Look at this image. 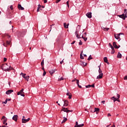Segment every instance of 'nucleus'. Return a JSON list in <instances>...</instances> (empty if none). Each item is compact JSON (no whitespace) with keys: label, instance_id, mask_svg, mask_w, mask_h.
<instances>
[{"label":"nucleus","instance_id":"nucleus-1","mask_svg":"<svg viewBox=\"0 0 127 127\" xmlns=\"http://www.w3.org/2000/svg\"><path fill=\"white\" fill-rule=\"evenodd\" d=\"M24 91V89H22L20 91L18 92L17 94L18 95H20L22 97H25V95H24V92H23Z\"/></svg>","mask_w":127,"mask_h":127},{"label":"nucleus","instance_id":"nucleus-2","mask_svg":"<svg viewBox=\"0 0 127 127\" xmlns=\"http://www.w3.org/2000/svg\"><path fill=\"white\" fill-rule=\"evenodd\" d=\"M119 17L120 18H122L125 20L126 19V18L127 17V11L125 13V14H122V15H119Z\"/></svg>","mask_w":127,"mask_h":127},{"label":"nucleus","instance_id":"nucleus-3","mask_svg":"<svg viewBox=\"0 0 127 127\" xmlns=\"http://www.w3.org/2000/svg\"><path fill=\"white\" fill-rule=\"evenodd\" d=\"M30 120V118H28L27 119H22V123L23 124H25L27 123V122H29Z\"/></svg>","mask_w":127,"mask_h":127},{"label":"nucleus","instance_id":"nucleus-4","mask_svg":"<svg viewBox=\"0 0 127 127\" xmlns=\"http://www.w3.org/2000/svg\"><path fill=\"white\" fill-rule=\"evenodd\" d=\"M62 111L65 113H69L70 112V110H68V108H65L64 107H63Z\"/></svg>","mask_w":127,"mask_h":127},{"label":"nucleus","instance_id":"nucleus-5","mask_svg":"<svg viewBox=\"0 0 127 127\" xmlns=\"http://www.w3.org/2000/svg\"><path fill=\"white\" fill-rule=\"evenodd\" d=\"M86 16L88 18H92V12H88L86 14Z\"/></svg>","mask_w":127,"mask_h":127},{"label":"nucleus","instance_id":"nucleus-6","mask_svg":"<svg viewBox=\"0 0 127 127\" xmlns=\"http://www.w3.org/2000/svg\"><path fill=\"white\" fill-rule=\"evenodd\" d=\"M12 69H13V68H12V67L9 66V68L8 67H7V68L5 67L4 68V70L5 71H7L8 72V71H10V70H12Z\"/></svg>","mask_w":127,"mask_h":127},{"label":"nucleus","instance_id":"nucleus-7","mask_svg":"<svg viewBox=\"0 0 127 127\" xmlns=\"http://www.w3.org/2000/svg\"><path fill=\"white\" fill-rule=\"evenodd\" d=\"M123 34V33H120L119 34H115V37L116 39H120V35Z\"/></svg>","mask_w":127,"mask_h":127},{"label":"nucleus","instance_id":"nucleus-8","mask_svg":"<svg viewBox=\"0 0 127 127\" xmlns=\"http://www.w3.org/2000/svg\"><path fill=\"white\" fill-rule=\"evenodd\" d=\"M18 118V116L17 115H14L12 120L15 121V122H17V119Z\"/></svg>","mask_w":127,"mask_h":127},{"label":"nucleus","instance_id":"nucleus-9","mask_svg":"<svg viewBox=\"0 0 127 127\" xmlns=\"http://www.w3.org/2000/svg\"><path fill=\"white\" fill-rule=\"evenodd\" d=\"M13 90H8L6 92V95H9V94H11V93H13Z\"/></svg>","mask_w":127,"mask_h":127},{"label":"nucleus","instance_id":"nucleus-10","mask_svg":"<svg viewBox=\"0 0 127 127\" xmlns=\"http://www.w3.org/2000/svg\"><path fill=\"white\" fill-rule=\"evenodd\" d=\"M9 44H10V42L8 41H6V44L4 43H3V46H5V47H6L7 45H9Z\"/></svg>","mask_w":127,"mask_h":127},{"label":"nucleus","instance_id":"nucleus-11","mask_svg":"<svg viewBox=\"0 0 127 127\" xmlns=\"http://www.w3.org/2000/svg\"><path fill=\"white\" fill-rule=\"evenodd\" d=\"M18 9H20L21 10H24V8L22 6H21V4H18Z\"/></svg>","mask_w":127,"mask_h":127},{"label":"nucleus","instance_id":"nucleus-12","mask_svg":"<svg viewBox=\"0 0 127 127\" xmlns=\"http://www.w3.org/2000/svg\"><path fill=\"white\" fill-rule=\"evenodd\" d=\"M103 75L104 74L103 73H99V75L97 77V79H102V78H103Z\"/></svg>","mask_w":127,"mask_h":127},{"label":"nucleus","instance_id":"nucleus-13","mask_svg":"<svg viewBox=\"0 0 127 127\" xmlns=\"http://www.w3.org/2000/svg\"><path fill=\"white\" fill-rule=\"evenodd\" d=\"M2 120H4V121L3 122V125H4L5 124V123H6L7 119L5 118V116H3L2 118Z\"/></svg>","mask_w":127,"mask_h":127},{"label":"nucleus","instance_id":"nucleus-14","mask_svg":"<svg viewBox=\"0 0 127 127\" xmlns=\"http://www.w3.org/2000/svg\"><path fill=\"white\" fill-rule=\"evenodd\" d=\"M100 112V109L99 108H94V113L96 112V114H98V113Z\"/></svg>","mask_w":127,"mask_h":127},{"label":"nucleus","instance_id":"nucleus-15","mask_svg":"<svg viewBox=\"0 0 127 127\" xmlns=\"http://www.w3.org/2000/svg\"><path fill=\"white\" fill-rule=\"evenodd\" d=\"M64 102V107H67V106H68V101L65 100Z\"/></svg>","mask_w":127,"mask_h":127},{"label":"nucleus","instance_id":"nucleus-16","mask_svg":"<svg viewBox=\"0 0 127 127\" xmlns=\"http://www.w3.org/2000/svg\"><path fill=\"white\" fill-rule=\"evenodd\" d=\"M113 46L116 49H119V47H118V46L117 45V43L116 42H113Z\"/></svg>","mask_w":127,"mask_h":127},{"label":"nucleus","instance_id":"nucleus-17","mask_svg":"<svg viewBox=\"0 0 127 127\" xmlns=\"http://www.w3.org/2000/svg\"><path fill=\"white\" fill-rule=\"evenodd\" d=\"M98 68H99V70H98L99 73V74H103L102 71V69H101V64L98 66Z\"/></svg>","mask_w":127,"mask_h":127},{"label":"nucleus","instance_id":"nucleus-18","mask_svg":"<svg viewBox=\"0 0 127 127\" xmlns=\"http://www.w3.org/2000/svg\"><path fill=\"white\" fill-rule=\"evenodd\" d=\"M49 73L51 75H52V74H54L55 73V70H51L49 71Z\"/></svg>","mask_w":127,"mask_h":127},{"label":"nucleus","instance_id":"nucleus-19","mask_svg":"<svg viewBox=\"0 0 127 127\" xmlns=\"http://www.w3.org/2000/svg\"><path fill=\"white\" fill-rule=\"evenodd\" d=\"M62 117H64V118H65V116H68V113H65L64 112H62Z\"/></svg>","mask_w":127,"mask_h":127},{"label":"nucleus","instance_id":"nucleus-20","mask_svg":"<svg viewBox=\"0 0 127 127\" xmlns=\"http://www.w3.org/2000/svg\"><path fill=\"white\" fill-rule=\"evenodd\" d=\"M76 84H77V85H78V86L80 88H82V86H81V85H79V80L76 79Z\"/></svg>","mask_w":127,"mask_h":127},{"label":"nucleus","instance_id":"nucleus-21","mask_svg":"<svg viewBox=\"0 0 127 127\" xmlns=\"http://www.w3.org/2000/svg\"><path fill=\"white\" fill-rule=\"evenodd\" d=\"M118 58H122V54L121 53L119 52L117 55Z\"/></svg>","mask_w":127,"mask_h":127},{"label":"nucleus","instance_id":"nucleus-22","mask_svg":"<svg viewBox=\"0 0 127 127\" xmlns=\"http://www.w3.org/2000/svg\"><path fill=\"white\" fill-rule=\"evenodd\" d=\"M68 25H69V24H68L67 25V24L66 23H64V28H68Z\"/></svg>","mask_w":127,"mask_h":127},{"label":"nucleus","instance_id":"nucleus-23","mask_svg":"<svg viewBox=\"0 0 127 127\" xmlns=\"http://www.w3.org/2000/svg\"><path fill=\"white\" fill-rule=\"evenodd\" d=\"M112 100L114 99V102H116V101H118V98H116L115 96H113V97L111 98Z\"/></svg>","mask_w":127,"mask_h":127},{"label":"nucleus","instance_id":"nucleus-24","mask_svg":"<svg viewBox=\"0 0 127 127\" xmlns=\"http://www.w3.org/2000/svg\"><path fill=\"white\" fill-rule=\"evenodd\" d=\"M64 119L62 122V124H64V123H66V121H67V118L64 117Z\"/></svg>","mask_w":127,"mask_h":127},{"label":"nucleus","instance_id":"nucleus-25","mask_svg":"<svg viewBox=\"0 0 127 127\" xmlns=\"http://www.w3.org/2000/svg\"><path fill=\"white\" fill-rule=\"evenodd\" d=\"M102 29H103V30H104V31H108V30H109V29H110V28L103 27Z\"/></svg>","mask_w":127,"mask_h":127},{"label":"nucleus","instance_id":"nucleus-26","mask_svg":"<svg viewBox=\"0 0 127 127\" xmlns=\"http://www.w3.org/2000/svg\"><path fill=\"white\" fill-rule=\"evenodd\" d=\"M104 61L105 62V63H108V59L107 57H104Z\"/></svg>","mask_w":127,"mask_h":127},{"label":"nucleus","instance_id":"nucleus-27","mask_svg":"<svg viewBox=\"0 0 127 127\" xmlns=\"http://www.w3.org/2000/svg\"><path fill=\"white\" fill-rule=\"evenodd\" d=\"M41 65L42 66V67H43V66H44V60H43L41 63Z\"/></svg>","mask_w":127,"mask_h":127},{"label":"nucleus","instance_id":"nucleus-28","mask_svg":"<svg viewBox=\"0 0 127 127\" xmlns=\"http://www.w3.org/2000/svg\"><path fill=\"white\" fill-rule=\"evenodd\" d=\"M81 64L82 66H86L87 65V63H85V62H81Z\"/></svg>","mask_w":127,"mask_h":127},{"label":"nucleus","instance_id":"nucleus-29","mask_svg":"<svg viewBox=\"0 0 127 127\" xmlns=\"http://www.w3.org/2000/svg\"><path fill=\"white\" fill-rule=\"evenodd\" d=\"M91 59H93V58H92L91 55H90L89 57H88L87 60H88V61H90V60H91Z\"/></svg>","mask_w":127,"mask_h":127},{"label":"nucleus","instance_id":"nucleus-30","mask_svg":"<svg viewBox=\"0 0 127 127\" xmlns=\"http://www.w3.org/2000/svg\"><path fill=\"white\" fill-rule=\"evenodd\" d=\"M84 127V124L78 125H77V126H76V127Z\"/></svg>","mask_w":127,"mask_h":127},{"label":"nucleus","instance_id":"nucleus-31","mask_svg":"<svg viewBox=\"0 0 127 127\" xmlns=\"http://www.w3.org/2000/svg\"><path fill=\"white\" fill-rule=\"evenodd\" d=\"M24 79H25L26 81H27V82H28V79H29V76H26Z\"/></svg>","mask_w":127,"mask_h":127},{"label":"nucleus","instance_id":"nucleus-32","mask_svg":"<svg viewBox=\"0 0 127 127\" xmlns=\"http://www.w3.org/2000/svg\"><path fill=\"white\" fill-rule=\"evenodd\" d=\"M112 51L111 52V54H114L115 53V52H116L115 51V49L113 48L112 49Z\"/></svg>","mask_w":127,"mask_h":127},{"label":"nucleus","instance_id":"nucleus-33","mask_svg":"<svg viewBox=\"0 0 127 127\" xmlns=\"http://www.w3.org/2000/svg\"><path fill=\"white\" fill-rule=\"evenodd\" d=\"M63 80H64V78H63V77H61V78H59L58 81H62Z\"/></svg>","mask_w":127,"mask_h":127},{"label":"nucleus","instance_id":"nucleus-34","mask_svg":"<svg viewBox=\"0 0 127 127\" xmlns=\"http://www.w3.org/2000/svg\"><path fill=\"white\" fill-rule=\"evenodd\" d=\"M80 59H84V57H83V54H80Z\"/></svg>","mask_w":127,"mask_h":127},{"label":"nucleus","instance_id":"nucleus-35","mask_svg":"<svg viewBox=\"0 0 127 127\" xmlns=\"http://www.w3.org/2000/svg\"><path fill=\"white\" fill-rule=\"evenodd\" d=\"M109 46L111 47V49L114 48V47H113L111 43H109Z\"/></svg>","mask_w":127,"mask_h":127},{"label":"nucleus","instance_id":"nucleus-36","mask_svg":"<svg viewBox=\"0 0 127 127\" xmlns=\"http://www.w3.org/2000/svg\"><path fill=\"white\" fill-rule=\"evenodd\" d=\"M78 126H79V125L78 124V122H76L74 127H78Z\"/></svg>","mask_w":127,"mask_h":127},{"label":"nucleus","instance_id":"nucleus-37","mask_svg":"<svg viewBox=\"0 0 127 127\" xmlns=\"http://www.w3.org/2000/svg\"><path fill=\"white\" fill-rule=\"evenodd\" d=\"M85 88H91V85H86Z\"/></svg>","mask_w":127,"mask_h":127},{"label":"nucleus","instance_id":"nucleus-38","mask_svg":"<svg viewBox=\"0 0 127 127\" xmlns=\"http://www.w3.org/2000/svg\"><path fill=\"white\" fill-rule=\"evenodd\" d=\"M22 77L24 78H25L26 76H26V74H25V73H24L23 74V75H22Z\"/></svg>","mask_w":127,"mask_h":127},{"label":"nucleus","instance_id":"nucleus-39","mask_svg":"<svg viewBox=\"0 0 127 127\" xmlns=\"http://www.w3.org/2000/svg\"><path fill=\"white\" fill-rule=\"evenodd\" d=\"M45 75H46V71H45V70H44V73L43 74V76H45Z\"/></svg>","mask_w":127,"mask_h":127},{"label":"nucleus","instance_id":"nucleus-40","mask_svg":"<svg viewBox=\"0 0 127 127\" xmlns=\"http://www.w3.org/2000/svg\"><path fill=\"white\" fill-rule=\"evenodd\" d=\"M79 41H80V42H79V45H82V44H83V42H82L81 41V40H80Z\"/></svg>","mask_w":127,"mask_h":127},{"label":"nucleus","instance_id":"nucleus-41","mask_svg":"<svg viewBox=\"0 0 127 127\" xmlns=\"http://www.w3.org/2000/svg\"><path fill=\"white\" fill-rule=\"evenodd\" d=\"M66 5H67V6H68V7H69V1H67L66 2Z\"/></svg>","mask_w":127,"mask_h":127},{"label":"nucleus","instance_id":"nucleus-42","mask_svg":"<svg viewBox=\"0 0 127 127\" xmlns=\"http://www.w3.org/2000/svg\"><path fill=\"white\" fill-rule=\"evenodd\" d=\"M41 7V5H40V4H39L37 8L40 9Z\"/></svg>","mask_w":127,"mask_h":127},{"label":"nucleus","instance_id":"nucleus-43","mask_svg":"<svg viewBox=\"0 0 127 127\" xmlns=\"http://www.w3.org/2000/svg\"><path fill=\"white\" fill-rule=\"evenodd\" d=\"M6 60H7V59L6 58H3V61L4 62H5L6 61Z\"/></svg>","mask_w":127,"mask_h":127},{"label":"nucleus","instance_id":"nucleus-44","mask_svg":"<svg viewBox=\"0 0 127 127\" xmlns=\"http://www.w3.org/2000/svg\"><path fill=\"white\" fill-rule=\"evenodd\" d=\"M91 87H92V88H95V84L91 85Z\"/></svg>","mask_w":127,"mask_h":127},{"label":"nucleus","instance_id":"nucleus-45","mask_svg":"<svg viewBox=\"0 0 127 127\" xmlns=\"http://www.w3.org/2000/svg\"><path fill=\"white\" fill-rule=\"evenodd\" d=\"M68 98L72 99V95H71V94L70 95H68Z\"/></svg>","mask_w":127,"mask_h":127},{"label":"nucleus","instance_id":"nucleus-46","mask_svg":"<svg viewBox=\"0 0 127 127\" xmlns=\"http://www.w3.org/2000/svg\"><path fill=\"white\" fill-rule=\"evenodd\" d=\"M76 35V37H77V38H81V37H79V34H76V35Z\"/></svg>","mask_w":127,"mask_h":127},{"label":"nucleus","instance_id":"nucleus-47","mask_svg":"<svg viewBox=\"0 0 127 127\" xmlns=\"http://www.w3.org/2000/svg\"><path fill=\"white\" fill-rule=\"evenodd\" d=\"M117 95V99H120V97H121V96L118 94Z\"/></svg>","mask_w":127,"mask_h":127},{"label":"nucleus","instance_id":"nucleus-48","mask_svg":"<svg viewBox=\"0 0 127 127\" xmlns=\"http://www.w3.org/2000/svg\"><path fill=\"white\" fill-rule=\"evenodd\" d=\"M83 39H84V41H87V38H83Z\"/></svg>","mask_w":127,"mask_h":127},{"label":"nucleus","instance_id":"nucleus-49","mask_svg":"<svg viewBox=\"0 0 127 127\" xmlns=\"http://www.w3.org/2000/svg\"><path fill=\"white\" fill-rule=\"evenodd\" d=\"M64 63V59L62 61V62H60L61 64H63Z\"/></svg>","mask_w":127,"mask_h":127},{"label":"nucleus","instance_id":"nucleus-50","mask_svg":"<svg viewBox=\"0 0 127 127\" xmlns=\"http://www.w3.org/2000/svg\"><path fill=\"white\" fill-rule=\"evenodd\" d=\"M71 95V93H67L66 96H70Z\"/></svg>","mask_w":127,"mask_h":127},{"label":"nucleus","instance_id":"nucleus-51","mask_svg":"<svg viewBox=\"0 0 127 127\" xmlns=\"http://www.w3.org/2000/svg\"><path fill=\"white\" fill-rule=\"evenodd\" d=\"M124 80H127V75L124 77Z\"/></svg>","mask_w":127,"mask_h":127},{"label":"nucleus","instance_id":"nucleus-52","mask_svg":"<svg viewBox=\"0 0 127 127\" xmlns=\"http://www.w3.org/2000/svg\"><path fill=\"white\" fill-rule=\"evenodd\" d=\"M10 9H11V10H12V9H13V7H12V6H10Z\"/></svg>","mask_w":127,"mask_h":127},{"label":"nucleus","instance_id":"nucleus-53","mask_svg":"<svg viewBox=\"0 0 127 127\" xmlns=\"http://www.w3.org/2000/svg\"><path fill=\"white\" fill-rule=\"evenodd\" d=\"M112 115H111V114L109 113L108 115H107V116L108 117H111Z\"/></svg>","mask_w":127,"mask_h":127},{"label":"nucleus","instance_id":"nucleus-54","mask_svg":"<svg viewBox=\"0 0 127 127\" xmlns=\"http://www.w3.org/2000/svg\"><path fill=\"white\" fill-rule=\"evenodd\" d=\"M44 3H46L47 2V0H44Z\"/></svg>","mask_w":127,"mask_h":127},{"label":"nucleus","instance_id":"nucleus-55","mask_svg":"<svg viewBox=\"0 0 127 127\" xmlns=\"http://www.w3.org/2000/svg\"><path fill=\"white\" fill-rule=\"evenodd\" d=\"M7 103V100H6L5 102H3L4 104H6Z\"/></svg>","mask_w":127,"mask_h":127},{"label":"nucleus","instance_id":"nucleus-56","mask_svg":"<svg viewBox=\"0 0 127 127\" xmlns=\"http://www.w3.org/2000/svg\"><path fill=\"white\" fill-rule=\"evenodd\" d=\"M127 9H125L124 10V13H126L127 12Z\"/></svg>","mask_w":127,"mask_h":127},{"label":"nucleus","instance_id":"nucleus-57","mask_svg":"<svg viewBox=\"0 0 127 127\" xmlns=\"http://www.w3.org/2000/svg\"><path fill=\"white\" fill-rule=\"evenodd\" d=\"M75 42H76V41H73L71 43V44H74L75 43Z\"/></svg>","mask_w":127,"mask_h":127},{"label":"nucleus","instance_id":"nucleus-58","mask_svg":"<svg viewBox=\"0 0 127 127\" xmlns=\"http://www.w3.org/2000/svg\"><path fill=\"white\" fill-rule=\"evenodd\" d=\"M75 35H77V34H78V32L77 31H75Z\"/></svg>","mask_w":127,"mask_h":127},{"label":"nucleus","instance_id":"nucleus-59","mask_svg":"<svg viewBox=\"0 0 127 127\" xmlns=\"http://www.w3.org/2000/svg\"><path fill=\"white\" fill-rule=\"evenodd\" d=\"M76 80H77V79H76V78H75L74 79L72 80L71 81V82H75V81H76Z\"/></svg>","mask_w":127,"mask_h":127},{"label":"nucleus","instance_id":"nucleus-60","mask_svg":"<svg viewBox=\"0 0 127 127\" xmlns=\"http://www.w3.org/2000/svg\"><path fill=\"white\" fill-rule=\"evenodd\" d=\"M42 70H43V71H45V69H44V66H42Z\"/></svg>","mask_w":127,"mask_h":127},{"label":"nucleus","instance_id":"nucleus-61","mask_svg":"<svg viewBox=\"0 0 127 127\" xmlns=\"http://www.w3.org/2000/svg\"><path fill=\"white\" fill-rule=\"evenodd\" d=\"M59 1H60V0H57V1H56L57 3H58V2H59Z\"/></svg>","mask_w":127,"mask_h":127},{"label":"nucleus","instance_id":"nucleus-62","mask_svg":"<svg viewBox=\"0 0 127 127\" xmlns=\"http://www.w3.org/2000/svg\"><path fill=\"white\" fill-rule=\"evenodd\" d=\"M40 9H38V8H37V12H39V11H40Z\"/></svg>","mask_w":127,"mask_h":127},{"label":"nucleus","instance_id":"nucleus-63","mask_svg":"<svg viewBox=\"0 0 127 127\" xmlns=\"http://www.w3.org/2000/svg\"><path fill=\"white\" fill-rule=\"evenodd\" d=\"M105 102H106L105 101H102V102H101V103H102V104H105Z\"/></svg>","mask_w":127,"mask_h":127},{"label":"nucleus","instance_id":"nucleus-64","mask_svg":"<svg viewBox=\"0 0 127 127\" xmlns=\"http://www.w3.org/2000/svg\"><path fill=\"white\" fill-rule=\"evenodd\" d=\"M6 100H7V101H10V100H11L10 99H6Z\"/></svg>","mask_w":127,"mask_h":127}]
</instances>
